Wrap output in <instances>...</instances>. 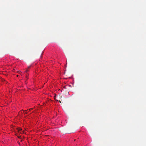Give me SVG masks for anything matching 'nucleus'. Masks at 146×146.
<instances>
[{
  "label": "nucleus",
  "instance_id": "1",
  "mask_svg": "<svg viewBox=\"0 0 146 146\" xmlns=\"http://www.w3.org/2000/svg\"><path fill=\"white\" fill-rule=\"evenodd\" d=\"M22 129L21 128H19L18 129V131L19 133H21V131H22Z\"/></svg>",
  "mask_w": 146,
  "mask_h": 146
},
{
  "label": "nucleus",
  "instance_id": "2",
  "mask_svg": "<svg viewBox=\"0 0 146 146\" xmlns=\"http://www.w3.org/2000/svg\"><path fill=\"white\" fill-rule=\"evenodd\" d=\"M59 102L60 103H61V102L60 100L59 101Z\"/></svg>",
  "mask_w": 146,
  "mask_h": 146
},
{
  "label": "nucleus",
  "instance_id": "3",
  "mask_svg": "<svg viewBox=\"0 0 146 146\" xmlns=\"http://www.w3.org/2000/svg\"><path fill=\"white\" fill-rule=\"evenodd\" d=\"M18 137L19 138H20V137H19V136H18Z\"/></svg>",
  "mask_w": 146,
  "mask_h": 146
},
{
  "label": "nucleus",
  "instance_id": "4",
  "mask_svg": "<svg viewBox=\"0 0 146 146\" xmlns=\"http://www.w3.org/2000/svg\"><path fill=\"white\" fill-rule=\"evenodd\" d=\"M30 66H29L28 67V68H30Z\"/></svg>",
  "mask_w": 146,
  "mask_h": 146
},
{
  "label": "nucleus",
  "instance_id": "5",
  "mask_svg": "<svg viewBox=\"0 0 146 146\" xmlns=\"http://www.w3.org/2000/svg\"><path fill=\"white\" fill-rule=\"evenodd\" d=\"M32 109V108H31V109H29V110H31Z\"/></svg>",
  "mask_w": 146,
  "mask_h": 146
},
{
  "label": "nucleus",
  "instance_id": "6",
  "mask_svg": "<svg viewBox=\"0 0 146 146\" xmlns=\"http://www.w3.org/2000/svg\"><path fill=\"white\" fill-rule=\"evenodd\" d=\"M17 77H18V75H17Z\"/></svg>",
  "mask_w": 146,
  "mask_h": 146
},
{
  "label": "nucleus",
  "instance_id": "7",
  "mask_svg": "<svg viewBox=\"0 0 146 146\" xmlns=\"http://www.w3.org/2000/svg\"><path fill=\"white\" fill-rule=\"evenodd\" d=\"M22 132H24V131H22Z\"/></svg>",
  "mask_w": 146,
  "mask_h": 146
}]
</instances>
